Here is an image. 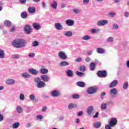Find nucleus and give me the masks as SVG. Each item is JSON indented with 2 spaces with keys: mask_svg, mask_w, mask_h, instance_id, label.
<instances>
[{
  "mask_svg": "<svg viewBox=\"0 0 129 129\" xmlns=\"http://www.w3.org/2000/svg\"><path fill=\"white\" fill-rule=\"evenodd\" d=\"M27 44V42L24 39H17L12 42V45L15 48H23L25 47Z\"/></svg>",
  "mask_w": 129,
  "mask_h": 129,
  "instance_id": "f257e3e1",
  "label": "nucleus"
},
{
  "mask_svg": "<svg viewBox=\"0 0 129 129\" xmlns=\"http://www.w3.org/2000/svg\"><path fill=\"white\" fill-rule=\"evenodd\" d=\"M34 81L37 83V87L38 88H44L46 86V83L41 81V78L39 77L35 78Z\"/></svg>",
  "mask_w": 129,
  "mask_h": 129,
  "instance_id": "f03ea898",
  "label": "nucleus"
},
{
  "mask_svg": "<svg viewBox=\"0 0 129 129\" xmlns=\"http://www.w3.org/2000/svg\"><path fill=\"white\" fill-rule=\"evenodd\" d=\"M97 75L101 78H104L107 76V73L106 71H99L97 73Z\"/></svg>",
  "mask_w": 129,
  "mask_h": 129,
  "instance_id": "7ed1b4c3",
  "label": "nucleus"
},
{
  "mask_svg": "<svg viewBox=\"0 0 129 129\" xmlns=\"http://www.w3.org/2000/svg\"><path fill=\"white\" fill-rule=\"evenodd\" d=\"M117 93H118L117 90L115 88H112L110 90L109 94L112 97H115L117 95Z\"/></svg>",
  "mask_w": 129,
  "mask_h": 129,
  "instance_id": "20e7f679",
  "label": "nucleus"
},
{
  "mask_svg": "<svg viewBox=\"0 0 129 129\" xmlns=\"http://www.w3.org/2000/svg\"><path fill=\"white\" fill-rule=\"evenodd\" d=\"M58 57L62 60H66L67 59V55L64 51H60L58 54Z\"/></svg>",
  "mask_w": 129,
  "mask_h": 129,
  "instance_id": "39448f33",
  "label": "nucleus"
},
{
  "mask_svg": "<svg viewBox=\"0 0 129 129\" xmlns=\"http://www.w3.org/2000/svg\"><path fill=\"white\" fill-rule=\"evenodd\" d=\"M40 78L44 82H49L50 81V77L47 75H41Z\"/></svg>",
  "mask_w": 129,
  "mask_h": 129,
  "instance_id": "423d86ee",
  "label": "nucleus"
},
{
  "mask_svg": "<svg viewBox=\"0 0 129 129\" xmlns=\"http://www.w3.org/2000/svg\"><path fill=\"white\" fill-rule=\"evenodd\" d=\"M108 24V21L107 20H100L97 22V26H101L107 25Z\"/></svg>",
  "mask_w": 129,
  "mask_h": 129,
  "instance_id": "0eeeda50",
  "label": "nucleus"
},
{
  "mask_svg": "<svg viewBox=\"0 0 129 129\" xmlns=\"http://www.w3.org/2000/svg\"><path fill=\"white\" fill-rule=\"evenodd\" d=\"M117 123V120L115 118H112L110 121H109V124L110 125V126L113 127L115 125H116Z\"/></svg>",
  "mask_w": 129,
  "mask_h": 129,
  "instance_id": "6e6552de",
  "label": "nucleus"
},
{
  "mask_svg": "<svg viewBox=\"0 0 129 129\" xmlns=\"http://www.w3.org/2000/svg\"><path fill=\"white\" fill-rule=\"evenodd\" d=\"M7 85H14L16 83V81L13 79H8L6 81Z\"/></svg>",
  "mask_w": 129,
  "mask_h": 129,
  "instance_id": "1a4fd4ad",
  "label": "nucleus"
},
{
  "mask_svg": "<svg viewBox=\"0 0 129 129\" xmlns=\"http://www.w3.org/2000/svg\"><path fill=\"white\" fill-rule=\"evenodd\" d=\"M96 91V89L94 88V87H91L87 89V92L88 94H93V93H95Z\"/></svg>",
  "mask_w": 129,
  "mask_h": 129,
  "instance_id": "9d476101",
  "label": "nucleus"
},
{
  "mask_svg": "<svg viewBox=\"0 0 129 129\" xmlns=\"http://www.w3.org/2000/svg\"><path fill=\"white\" fill-rule=\"evenodd\" d=\"M28 71L29 73L32 74V75H38V74H39V71L34 69H30L28 70Z\"/></svg>",
  "mask_w": 129,
  "mask_h": 129,
  "instance_id": "9b49d317",
  "label": "nucleus"
},
{
  "mask_svg": "<svg viewBox=\"0 0 129 129\" xmlns=\"http://www.w3.org/2000/svg\"><path fill=\"white\" fill-rule=\"evenodd\" d=\"M24 30L26 34H30L32 32V28H31L30 25H26L24 27Z\"/></svg>",
  "mask_w": 129,
  "mask_h": 129,
  "instance_id": "f8f14e48",
  "label": "nucleus"
},
{
  "mask_svg": "<svg viewBox=\"0 0 129 129\" xmlns=\"http://www.w3.org/2000/svg\"><path fill=\"white\" fill-rule=\"evenodd\" d=\"M66 24L69 27H72V26H74V21L71 19H68L66 20Z\"/></svg>",
  "mask_w": 129,
  "mask_h": 129,
  "instance_id": "ddd939ff",
  "label": "nucleus"
},
{
  "mask_svg": "<svg viewBox=\"0 0 129 129\" xmlns=\"http://www.w3.org/2000/svg\"><path fill=\"white\" fill-rule=\"evenodd\" d=\"M39 72L41 74H47L49 71L47 69H45L44 67H42L39 70Z\"/></svg>",
  "mask_w": 129,
  "mask_h": 129,
  "instance_id": "4468645a",
  "label": "nucleus"
},
{
  "mask_svg": "<svg viewBox=\"0 0 129 129\" xmlns=\"http://www.w3.org/2000/svg\"><path fill=\"white\" fill-rule=\"evenodd\" d=\"M117 84H118V81L115 80L110 84L109 87L110 88H113V87H115Z\"/></svg>",
  "mask_w": 129,
  "mask_h": 129,
  "instance_id": "2eb2a0df",
  "label": "nucleus"
},
{
  "mask_svg": "<svg viewBox=\"0 0 129 129\" xmlns=\"http://www.w3.org/2000/svg\"><path fill=\"white\" fill-rule=\"evenodd\" d=\"M51 95L53 97H58L60 95V92L58 90H54L51 92Z\"/></svg>",
  "mask_w": 129,
  "mask_h": 129,
  "instance_id": "dca6fc26",
  "label": "nucleus"
},
{
  "mask_svg": "<svg viewBox=\"0 0 129 129\" xmlns=\"http://www.w3.org/2000/svg\"><path fill=\"white\" fill-rule=\"evenodd\" d=\"M54 27L56 30H63V26L59 23H56L54 25Z\"/></svg>",
  "mask_w": 129,
  "mask_h": 129,
  "instance_id": "f3484780",
  "label": "nucleus"
},
{
  "mask_svg": "<svg viewBox=\"0 0 129 129\" xmlns=\"http://www.w3.org/2000/svg\"><path fill=\"white\" fill-rule=\"evenodd\" d=\"M69 65H70V63L67 61H61L59 63V66H60V67H64L65 66H69Z\"/></svg>",
  "mask_w": 129,
  "mask_h": 129,
  "instance_id": "a211bd4d",
  "label": "nucleus"
},
{
  "mask_svg": "<svg viewBox=\"0 0 129 129\" xmlns=\"http://www.w3.org/2000/svg\"><path fill=\"white\" fill-rule=\"evenodd\" d=\"M93 126L95 127V128H99L101 126V123L99 121L95 122L93 123Z\"/></svg>",
  "mask_w": 129,
  "mask_h": 129,
  "instance_id": "6ab92c4d",
  "label": "nucleus"
},
{
  "mask_svg": "<svg viewBox=\"0 0 129 129\" xmlns=\"http://www.w3.org/2000/svg\"><path fill=\"white\" fill-rule=\"evenodd\" d=\"M100 108L102 110H105L107 108V103H102L101 104Z\"/></svg>",
  "mask_w": 129,
  "mask_h": 129,
  "instance_id": "aec40b11",
  "label": "nucleus"
},
{
  "mask_svg": "<svg viewBox=\"0 0 129 129\" xmlns=\"http://www.w3.org/2000/svg\"><path fill=\"white\" fill-rule=\"evenodd\" d=\"M63 35L66 36V37H72V36H73V33H72V31H68L64 33Z\"/></svg>",
  "mask_w": 129,
  "mask_h": 129,
  "instance_id": "412c9836",
  "label": "nucleus"
},
{
  "mask_svg": "<svg viewBox=\"0 0 129 129\" xmlns=\"http://www.w3.org/2000/svg\"><path fill=\"white\" fill-rule=\"evenodd\" d=\"M33 27L35 29V30H40L41 29V26H40V24L39 23H34L33 24Z\"/></svg>",
  "mask_w": 129,
  "mask_h": 129,
  "instance_id": "4be33fe9",
  "label": "nucleus"
},
{
  "mask_svg": "<svg viewBox=\"0 0 129 129\" xmlns=\"http://www.w3.org/2000/svg\"><path fill=\"white\" fill-rule=\"evenodd\" d=\"M67 75L68 77H72L74 75L73 71H71V70H68L67 71Z\"/></svg>",
  "mask_w": 129,
  "mask_h": 129,
  "instance_id": "5701e85b",
  "label": "nucleus"
},
{
  "mask_svg": "<svg viewBox=\"0 0 129 129\" xmlns=\"http://www.w3.org/2000/svg\"><path fill=\"white\" fill-rule=\"evenodd\" d=\"M93 111V107L92 106L89 107L87 110V112L88 115H91Z\"/></svg>",
  "mask_w": 129,
  "mask_h": 129,
  "instance_id": "b1692460",
  "label": "nucleus"
},
{
  "mask_svg": "<svg viewBox=\"0 0 129 129\" xmlns=\"http://www.w3.org/2000/svg\"><path fill=\"white\" fill-rule=\"evenodd\" d=\"M36 12V8L35 7H31L28 8V13L29 14H34Z\"/></svg>",
  "mask_w": 129,
  "mask_h": 129,
  "instance_id": "393cba45",
  "label": "nucleus"
},
{
  "mask_svg": "<svg viewBox=\"0 0 129 129\" xmlns=\"http://www.w3.org/2000/svg\"><path fill=\"white\" fill-rule=\"evenodd\" d=\"M97 52L99 54H103L105 53V50L102 48L98 47L97 48Z\"/></svg>",
  "mask_w": 129,
  "mask_h": 129,
  "instance_id": "a878e982",
  "label": "nucleus"
},
{
  "mask_svg": "<svg viewBox=\"0 0 129 129\" xmlns=\"http://www.w3.org/2000/svg\"><path fill=\"white\" fill-rule=\"evenodd\" d=\"M22 77H24V78H31L32 77V76L29 74L28 73H24L22 74Z\"/></svg>",
  "mask_w": 129,
  "mask_h": 129,
  "instance_id": "bb28decb",
  "label": "nucleus"
},
{
  "mask_svg": "<svg viewBox=\"0 0 129 129\" xmlns=\"http://www.w3.org/2000/svg\"><path fill=\"white\" fill-rule=\"evenodd\" d=\"M77 86L79 87H85V83L83 82H78L77 83Z\"/></svg>",
  "mask_w": 129,
  "mask_h": 129,
  "instance_id": "cd10ccee",
  "label": "nucleus"
},
{
  "mask_svg": "<svg viewBox=\"0 0 129 129\" xmlns=\"http://www.w3.org/2000/svg\"><path fill=\"white\" fill-rule=\"evenodd\" d=\"M5 56V51L3 49H0V59H4Z\"/></svg>",
  "mask_w": 129,
  "mask_h": 129,
  "instance_id": "c85d7f7f",
  "label": "nucleus"
},
{
  "mask_svg": "<svg viewBox=\"0 0 129 129\" xmlns=\"http://www.w3.org/2000/svg\"><path fill=\"white\" fill-rule=\"evenodd\" d=\"M90 39H91L90 35H85L82 38V40H84V41H87L90 40Z\"/></svg>",
  "mask_w": 129,
  "mask_h": 129,
  "instance_id": "c756f323",
  "label": "nucleus"
},
{
  "mask_svg": "<svg viewBox=\"0 0 129 129\" xmlns=\"http://www.w3.org/2000/svg\"><path fill=\"white\" fill-rule=\"evenodd\" d=\"M90 69L91 71H94L95 69V63L91 62L90 64Z\"/></svg>",
  "mask_w": 129,
  "mask_h": 129,
  "instance_id": "7c9ffc66",
  "label": "nucleus"
},
{
  "mask_svg": "<svg viewBox=\"0 0 129 129\" xmlns=\"http://www.w3.org/2000/svg\"><path fill=\"white\" fill-rule=\"evenodd\" d=\"M57 2H56V1H53V3L51 4V8H53V9H54V10H56L57 9Z\"/></svg>",
  "mask_w": 129,
  "mask_h": 129,
  "instance_id": "2f4dec72",
  "label": "nucleus"
},
{
  "mask_svg": "<svg viewBox=\"0 0 129 129\" xmlns=\"http://www.w3.org/2000/svg\"><path fill=\"white\" fill-rule=\"evenodd\" d=\"M4 25L5 26H6L7 27H9L12 25V22L9 20H6L4 22Z\"/></svg>",
  "mask_w": 129,
  "mask_h": 129,
  "instance_id": "473e14b6",
  "label": "nucleus"
},
{
  "mask_svg": "<svg viewBox=\"0 0 129 129\" xmlns=\"http://www.w3.org/2000/svg\"><path fill=\"white\" fill-rule=\"evenodd\" d=\"M19 98L22 101L25 100V95L23 93H21L19 95Z\"/></svg>",
  "mask_w": 129,
  "mask_h": 129,
  "instance_id": "72a5a7b5",
  "label": "nucleus"
},
{
  "mask_svg": "<svg viewBox=\"0 0 129 129\" xmlns=\"http://www.w3.org/2000/svg\"><path fill=\"white\" fill-rule=\"evenodd\" d=\"M16 110L17 112H18V113H22V111H23V109L22 108V107H21V106H17L16 108Z\"/></svg>",
  "mask_w": 129,
  "mask_h": 129,
  "instance_id": "f704fd0d",
  "label": "nucleus"
},
{
  "mask_svg": "<svg viewBox=\"0 0 129 129\" xmlns=\"http://www.w3.org/2000/svg\"><path fill=\"white\" fill-rule=\"evenodd\" d=\"M99 31H100V30L98 29H92L91 30V33H92V34H96V33H98Z\"/></svg>",
  "mask_w": 129,
  "mask_h": 129,
  "instance_id": "c9c22d12",
  "label": "nucleus"
},
{
  "mask_svg": "<svg viewBox=\"0 0 129 129\" xmlns=\"http://www.w3.org/2000/svg\"><path fill=\"white\" fill-rule=\"evenodd\" d=\"M21 16L22 19H26L28 17V14L26 12H22Z\"/></svg>",
  "mask_w": 129,
  "mask_h": 129,
  "instance_id": "e433bc0d",
  "label": "nucleus"
},
{
  "mask_svg": "<svg viewBox=\"0 0 129 129\" xmlns=\"http://www.w3.org/2000/svg\"><path fill=\"white\" fill-rule=\"evenodd\" d=\"M123 89H127L128 88V82H125L123 85Z\"/></svg>",
  "mask_w": 129,
  "mask_h": 129,
  "instance_id": "4c0bfd02",
  "label": "nucleus"
},
{
  "mask_svg": "<svg viewBox=\"0 0 129 129\" xmlns=\"http://www.w3.org/2000/svg\"><path fill=\"white\" fill-rule=\"evenodd\" d=\"M19 126H20V123L19 122L14 123L13 125V127L14 128H18Z\"/></svg>",
  "mask_w": 129,
  "mask_h": 129,
  "instance_id": "58836bf2",
  "label": "nucleus"
},
{
  "mask_svg": "<svg viewBox=\"0 0 129 129\" xmlns=\"http://www.w3.org/2000/svg\"><path fill=\"white\" fill-rule=\"evenodd\" d=\"M32 46L33 47H37V46H39V42L37 41H34L32 42Z\"/></svg>",
  "mask_w": 129,
  "mask_h": 129,
  "instance_id": "ea45409f",
  "label": "nucleus"
},
{
  "mask_svg": "<svg viewBox=\"0 0 129 129\" xmlns=\"http://www.w3.org/2000/svg\"><path fill=\"white\" fill-rule=\"evenodd\" d=\"M20 57H21V56L19 54H13L12 55V58L13 59H19Z\"/></svg>",
  "mask_w": 129,
  "mask_h": 129,
  "instance_id": "a19ab883",
  "label": "nucleus"
},
{
  "mask_svg": "<svg viewBox=\"0 0 129 129\" xmlns=\"http://www.w3.org/2000/svg\"><path fill=\"white\" fill-rule=\"evenodd\" d=\"M75 107V105L73 103H71L68 105V108L69 109H72V108H74Z\"/></svg>",
  "mask_w": 129,
  "mask_h": 129,
  "instance_id": "79ce46f5",
  "label": "nucleus"
},
{
  "mask_svg": "<svg viewBox=\"0 0 129 129\" xmlns=\"http://www.w3.org/2000/svg\"><path fill=\"white\" fill-rule=\"evenodd\" d=\"M118 25L117 24H114L112 25V29L113 30H117L118 29Z\"/></svg>",
  "mask_w": 129,
  "mask_h": 129,
  "instance_id": "37998d69",
  "label": "nucleus"
},
{
  "mask_svg": "<svg viewBox=\"0 0 129 129\" xmlns=\"http://www.w3.org/2000/svg\"><path fill=\"white\" fill-rule=\"evenodd\" d=\"M114 39L113 37H108L107 39V41L109 43H111Z\"/></svg>",
  "mask_w": 129,
  "mask_h": 129,
  "instance_id": "c03bdc74",
  "label": "nucleus"
},
{
  "mask_svg": "<svg viewBox=\"0 0 129 129\" xmlns=\"http://www.w3.org/2000/svg\"><path fill=\"white\" fill-rule=\"evenodd\" d=\"M35 98H36V97L35 96V95H34V94H31L29 96V98H30V100H35Z\"/></svg>",
  "mask_w": 129,
  "mask_h": 129,
  "instance_id": "a18cd8bd",
  "label": "nucleus"
},
{
  "mask_svg": "<svg viewBox=\"0 0 129 129\" xmlns=\"http://www.w3.org/2000/svg\"><path fill=\"white\" fill-rule=\"evenodd\" d=\"M79 96H80L79 95H78L77 94H75L72 95L73 98H74L75 99H77L79 98Z\"/></svg>",
  "mask_w": 129,
  "mask_h": 129,
  "instance_id": "49530a36",
  "label": "nucleus"
},
{
  "mask_svg": "<svg viewBox=\"0 0 129 129\" xmlns=\"http://www.w3.org/2000/svg\"><path fill=\"white\" fill-rule=\"evenodd\" d=\"M86 67L84 66H82L80 67V71L82 72H84L85 71Z\"/></svg>",
  "mask_w": 129,
  "mask_h": 129,
  "instance_id": "de8ad7c7",
  "label": "nucleus"
},
{
  "mask_svg": "<svg viewBox=\"0 0 129 129\" xmlns=\"http://www.w3.org/2000/svg\"><path fill=\"white\" fill-rule=\"evenodd\" d=\"M73 12L75 13V14H79V13H80V10L75 9L73 10Z\"/></svg>",
  "mask_w": 129,
  "mask_h": 129,
  "instance_id": "09e8293b",
  "label": "nucleus"
},
{
  "mask_svg": "<svg viewBox=\"0 0 129 129\" xmlns=\"http://www.w3.org/2000/svg\"><path fill=\"white\" fill-rule=\"evenodd\" d=\"M28 56L30 57V58H34L35 57V53H30L28 54Z\"/></svg>",
  "mask_w": 129,
  "mask_h": 129,
  "instance_id": "8fccbe9b",
  "label": "nucleus"
},
{
  "mask_svg": "<svg viewBox=\"0 0 129 129\" xmlns=\"http://www.w3.org/2000/svg\"><path fill=\"white\" fill-rule=\"evenodd\" d=\"M76 74L77 75H78V76H80V77H81L84 75L83 73H81L80 72H77Z\"/></svg>",
  "mask_w": 129,
  "mask_h": 129,
  "instance_id": "3c124183",
  "label": "nucleus"
},
{
  "mask_svg": "<svg viewBox=\"0 0 129 129\" xmlns=\"http://www.w3.org/2000/svg\"><path fill=\"white\" fill-rule=\"evenodd\" d=\"M105 129H112L111 126L110 124H106L105 126Z\"/></svg>",
  "mask_w": 129,
  "mask_h": 129,
  "instance_id": "603ef678",
  "label": "nucleus"
},
{
  "mask_svg": "<svg viewBox=\"0 0 129 129\" xmlns=\"http://www.w3.org/2000/svg\"><path fill=\"white\" fill-rule=\"evenodd\" d=\"M36 118L37 119H42V118H43V116H42V115H38L37 116H36Z\"/></svg>",
  "mask_w": 129,
  "mask_h": 129,
  "instance_id": "864d4df0",
  "label": "nucleus"
},
{
  "mask_svg": "<svg viewBox=\"0 0 129 129\" xmlns=\"http://www.w3.org/2000/svg\"><path fill=\"white\" fill-rule=\"evenodd\" d=\"M82 59L81 57H78L75 59L76 62H81Z\"/></svg>",
  "mask_w": 129,
  "mask_h": 129,
  "instance_id": "5fc2aeb1",
  "label": "nucleus"
},
{
  "mask_svg": "<svg viewBox=\"0 0 129 129\" xmlns=\"http://www.w3.org/2000/svg\"><path fill=\"white\" fill-rule=\"evenodd\" d=\"M98 114H99V113H98V112H96L95 115L93 116V118H96L98 117Z\"/></svg>",
  "mask_w": 129,
  "mask_h": 129,
  "instance_id": "6e6d98bb",
  "label": "nucleus"
},
{
  "mask_svg": "<svg viewBox=\"0 0 129 129\" xmlns=\"http://www.w3.org/2000/svg\"><path fill=\"white\" fill-rule=\"evenodd\" d=\"M109 17H114L115 16V13H109Z\"/></svg>",
  "mask_w": 129,
  "mask_h": 129,
  "instance_id": "4d7b16f0",
  "label": "nucleus"
},
{
  "mask_svg": "<svg viewBox=\"0 0 129 129\" xmlns=\"http://www.w3.org/2000/svg\"><path fill=\"white\" fill-rule=\"evenodd\" d=\"M61 9H64V8H66V4H65L64 3H62L61 4Z\"/></svg>",
  "mask_w": 129,
  "mask_h": 129,
  "instance_id": "13d9d810",
  "label": "nucleus"
},
{
  "mask_svg": "<svg viewBox=\"0 0 129 129\" xmlns=\"http://www.w3.org/2000/svg\"><path fill=\"white\" fill-rule=\"evenodd\" d=\"M85 61L88 62H90V61H91V58L90 57H87L85 59Z\"/></svg>",
  "mask_w": 129,
  "mask_h": 129,
  "instance_id": "bf43d9fd",
  "label": "nucleus"
},
{
  "mask_svg": "<svg viewBox=\"0 0 129 129\" xmlns=\"http://www.w3.org/2000/svg\"><path fill=\"white\" fill-rule=\"evenodd\" d=\"M3 6H4V3H3V2H0V11L3 10Z\"/></svg>",
  "mask_w": 129,
  "mask_h": 129,
  "instance_id": "052dcab7",
  "label": "nucleus"
},
{
  "mask_svg": "<svg viewBox=\"0 0 129 129\" xmlns=\"http://www.w3.org/2000/svg\"><path fill=\"white\" fill-rule=\"evenodd\" d=\"M47 110V107H46V106H43V107H42V111H43V112H45V111H46Z\"/></svg>",
  "mask_w": 129,
  "mask_h": 129,
  "instance_id": "680f3d73",
  "label": "nucleus"
},
{
  "mask_svg": "<svg viewBox=\"0 0 129 129\" xmlns=\"http://www.w3.org/2000/svg\"><path fill=\"white\" fill-rule=\"evenodd\" d=\"M82 114H83V112H82V111H79L78 113V116H81V115H82Z\"/></svg>",
  "mask_w": 129,
  "mask_h": 129,
  "instance_id": "e2e57ef3",
  "label": "nucleus"
},
{
  "mask_svg": "<svg viewBox=\"0 0 129 129\" xmlns=\"http://www.w3.org/2000/svg\"><path fill=\"white\" fill-rule=\"evenodd\" d=\"M16 29V28L15 26L12 27V29L10 30V32H15V30Z\"/></svg>",
  "mask_w": 129,
  "mask_h": 129,
  "instance_id": "0e129e2a",
  "label": "nucleus"
},
{
  "mask_svg": "<svg viewBox=\"0 0 129 129\" xmlns=\"http://www.w3.org/2000/svg\"><path fill=\"white\" fill-rule=\"evenodd\" d=\"M87 54L89 55H92V51H91V50H89L87 51Z\"/></svg>",
  "mask_w": 129,
  "mask_h": 129,
  "instance_id": "69168bd1",
  "label": "nucleus"
},
{
  "mask_svg": "<svg viewBox=\"0 0 129 129\" xmlns=\"http://www.w3.org/2000/svg\"><path fill=\"white\" fill-rule=\"evenodd\" d=\"M84 4H88L89 3V0H83Z\"/></svg>",
  "mask_w": 129,
  "mask_h": 129,
  "instance_id": "338daca9",
  "label": "nucleus"
},
{
  "mask_svg": "<svg viewBox=\"0 0 129 129\" xmlns=\"http://www.w3.org/2000/svg\"><path fill=\"white\" fill-rule=\"evenodd\" d=\"M124 15L126 18H127L129 16L128 12H125Z\"/></svg>",
  "mask_w": 129,
  "mask_h": 129,
  "instance_id": "774afa93",
  "label": "nucleus"
}]
</instances>
